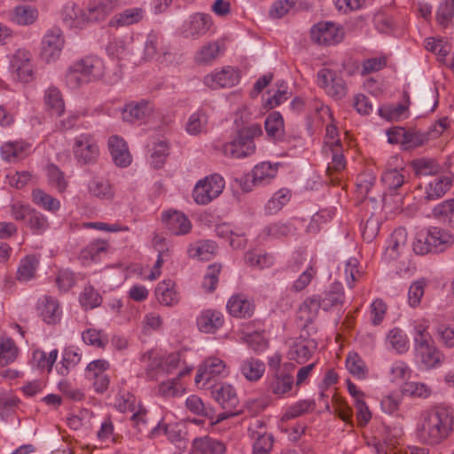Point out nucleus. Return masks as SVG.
I'll return each mask as SVG.
<instances>
[{
	"label": "nucleus",
	"instance_id": "obj_44",
	"mask_svg": "<svg viewBox=\"0 0 454 454\" xmlns=\"http://www.w3.org/2000/svg\"><path fill=\"white\" fill-rule=\"evenodd\" d=\"M111 12L112 7L110 5L99 3L98 4L90 6L82 16L90 22H97L105 20Z\"/></svg>",
	"mask_w": 454,
	"mask_h": 454
},
{
	"label": "nucleus",
	"instance_id": "obj_42",
	"mask_svg": "<svg viewBox=\"0 0 454 454\" xmlns=\"http://www.w3.org/2000/svg\"><path fill=\"white\" fill-rule=\"evenodd\" d=\"M412 165L416 175L419 176H433L440 170L436 161L431 159L417 160L413 161Z\"/></svg>",
	"mask_w": 454,
	"mask_h": 454
},
{
	"label": "nucleus",
	"instance_id": "obj_31",
	"mask_svg": "<svg viewBox=\"0 0 454 454\" xmlns=\"http://www.w3.org/2000/svg\"><path fill=\"white\" fill-rule=\"evenodd\" d=\"M387 343L399 354H403L409 349L407 335L400 328L391 329L387 335Z\"/></svg>",
	"mask_w": 454,
	"mask_h": 454
},
{
	"label": "nucleus",
	"instance_id": "obj_59",
	"mask_svg": "<svg viewBox=\"0 0 454 454\" xmlns=\"http://www.w3.org/2000/svg\"><path fill=\"white\" fill-rule=\"evenodd\" d=\"M207 121V116L203 113H195L189 118L186 124V130L191 135H197L202 131Z\"/></svg>",
	"mask_w": 454,
	"mask_h": 454
},
{
	"label": "nucleus",
	"instance_id": "obj_56",
	"mask_svg": "<svg viewBox=\"0 0 454 454\" xmlns=\"http://www.w3.org/2000/svg\"><path fill=\"white\" fill-rule=\"evenodd\" d=\"M428 327L429 323L427 320H422L421 322L418 323L415 326V337H414V342L415 347L425 345V344H430L431 342H434L432 340V337L430 333H428Z\"/></svg>",
	"mask_w": 454,
	"mask_h": 454
},
{
	"label": "nucleus",
	"instance_id": "obj_11",
	"mask_svg": "<svg viewBox=\"0 0 454 454\" xmlns=\"http://www.w3.org/2000/svg\"><path fill=\"white\" fill-rule=\"evenodd\" d=\"M153 113V106L148 101L141 100L126 104L121 110V118L124 121L134 123L144 121Z\"/></svg>",
	"mask_w": 454,
	"mask_h": 454
},
{
	"label": "nucleus",
	"instance_id": "obj_19",
	"mask_svg": "<svg viewBox=\"0 0 454 454\" xmlns=\"http://www.w3.org/2000/svg\"><path fill=\"white\" fill-rule=\"evenodd\" d=\"M165 434L168 439L176 444L179 448H185L186 443L184 440L185 433L183 432L182 427L179 424H159L152 431V434L159 435Z\"/></svg>",
	"mask_w": 454,
	"mask_h": 454
},
{
	"label": "nucleus",
	"instance_id": "obj_64",
	"mask_svg": "<svg viewBox=\"0 0 454 454\" xmlns=\"http://www.w3.org/2000/svg\"><path fill=\"white\" fill-rule=\"evenodd\" d=\"M375 177L371 173H362L356 179V190L360 196L366 197L373 186Z\"/></svg>",
	"mask_w": 454,
	"mask_h": 454
},
{
	"label": "nucleus",
	"instance_id": "obj_37",
	"mask_svg": "<svg viewBox=\"0 0 454 454\" xmlns=\"http://www.w3.org/2000/svg\"><path fill=\"white\" fill-rule=\"evenodd\" d=\"M32 196L34 202L45 210L56 212L60 207V202L57 199L53 198L50 194H47L41 189L34 190Z\"/></svg>",
	"mask_w": 454,
	"mask_h": 454
},
{
	"label": "nucleus",
	"instance_id": "obj_46",
	"mask_svg": "<svg viewBox=\"0 0 454 454\" xmlns=\"http://www.w3.org/2000/svg\"><path fill=\"white\" fill-rule=\"evenodd\" d=\"M221 268V264L216 263L208 266L202 283V286L207 292L212 293L215 290Z\"/></svg>",
	"mask_w": 454,
	"mask_h": 454
},
{
	"label": "nucleus",
	"instance_id": "obj_62",
	"mask_svg": "<svg viewBox=\"0 0 454 454\" xmlns=\"http://www.w3.org/2000/svg\"><path fill=\"white\" fill-rule=\"evenodd\" d=\"M454 17V0H444L437 11V20L441 25L446 26Z\"/></svg>",
	"mask_w": 454,
	"mask_h": 454
},
{
	"label": "nucleus",
	"instance_id": "obj_35",
	"mask_svg": "<svg viewBox=\"0 0 454 454\" xmlns=\"http://www.w3.org/2000/svg\"><path fill=\"white\" fill-rule=\"evenodd\" d=\"M19 348L11 338H2L0 341V366L12 363L18 356Z\"/></svg>",
	"mask_w": 454,
	"mask_h": 454
},
{
	"label": "nucleus",
	"instance_id": "obj_16",
	"mask_svg": "<svg viewBox=\"0 0 454 454\" xmlns=\"http://www.w3.org/2000/svg\"><path fill=\"white\" fill-rule=\"evenodd\" d=\"M345 299L344 291L340 283L333 284L330 289L320 296L318 306L324 310H329L333 308L340 307Z\"/></svg>",
	"mask_w": 454,
	"mask_h": 454
},
{
	"label": "nucleus",
	"instance_id": "obj_26",
	"mask_svg": "<svg viewBox=\"0 0 454 454\" xmlns=\"http://www.w3.org/2000/svg\"><path fill=\"white\" fill-rule=\"evenodd\" d=\"M144 17V11L141 8L127 9L116 14L111 20L110 26H129L139 22Z\"/></svg>",
	"mask_w": 454,
	"mask_h": 454
},
{
	"label": "nucleus",
	"instance_id": "obj_7",
	"mask_svg": "<svg viewBox=\"0 0 454 454\" xmlns=\"http://www.w3.org/2000/svg\"><path fill=\"white\" fill-rule=\"evenodd\" d=\"M343 37L342 28L334 22L322 21L314 26V39L320 45L337 44L343 40Z\"/></svg>",
	"mask_w": 454,
	"mask_h": 454
},
{
	"label": "nucleus",
	"instance_id": "obj_2",
	"mask_svg": "<svg viewBox=\"0 0 454 454\" xmlns=\"http://www.w3.org/2000/svg\"><path fill=\"white\" fill-rule=\"evenodd\" d=\"M103 74L102 60L94 56H87L69 67L66 74V82L69 88L77 89L83 84L100 79Z\"/></svg>",
	"mask_w": 454,
	"mask_h": 454
},
{
	"label": "nucleus",
	"instance_id": "obj_51",
	"mask_svg": "<svg viewBox=\"0 0 454 454\" xmlns=\"http://www.w3.org/2000/svg\"><path fill=\"white\" fill-rule=\"evenodd\" d=\"M27 226L34 230L36 233H41L45 231L49 223L47 218L40 212L32 208L27 216Z\"/></svg>",
	"mask_w": 454,
	"mask_h": 454
},
{
	"label": "nucleus",
	"instance_id": "obj_15",
	"mask_svg": "<svg viewBox=\"0 0 454 454\" xmlns=\"http://www.w3.org/2000/svg\"><path fill=\"white\" fill-rule=\"evenodd\" d=\"M416 356L426 368H434L442 360V353L435 348L434 342L415 347Z\"/></svg>",
	"mask_w": 454,
	"mask_h": 454
},
{
	"label": "nucleus",
	"instance_id": "obj_4",
	"mask_svg": "<svg viewBox=\"0 0 454 454\" xmlns=\"http://www.w3.org/2000/svg\"><path fill=\"white\" fill-rule=\"evenodd\" d=\"M223 188V178L218 174H214L197 183L192 196L197 204L207 205L218 197Z\"/></svg>",
	"mask_w": 454,
	"mask_h": 454
},
{
	"label": "nucleus",
	"instance_id": "obj_18",
	"mask_svg": "<svg viewBox=\"0 0 454 454\" xmlns=\"http://www.w3.org/2000/svg\"><path fill=\"white\" fill-rule=\"evenodd\" d=\"M407 241V232L403 228H398L393 231L390 237L389 245L387 247L384 257L387 261L396 260Z\"/></svg>",
	"mask_w": 454,
	"mask_h": 454
},
{
	"label": "nucleus",
	"instance_id": "obj_61",
	"mask_svg": "<svg viewBox=\"0 0 454 454\" xmlns=\"http://www.w3.org/2000/svg\"><path fill=\"white\" fill-rule=\"evenodd\" d=\"M426 282L425 280L415 281L409 289L408 301L411 307H416L420 303V300L424 295Z\"/></svg>",
	"mask_w": 454,
	"mask_h": 454
},
{
	"label": "nucleus",
	"instance_id": "obj_10",
	"mask_svg": "<svg viewBox=\"0 0 454 454\" xmlns=\"http://www.w3.org/2000/svg\"><path fill=\"white\" fill-rule=\"evenodd\" d=\"M323 153L325 157L331 159L326 168V175L331 176L333 172H339L345 168L346 160L342 153V145L340 140L325 141L323 146Z\"/></svg>",
	"mask_w": 454,
	"mask_h": 454
},
{
	"label": "nucleus",
	"instance_id": "obj_17",
	"mask_svg": "<svg viewBox=\"0 0 454 454\" xmlns=\"http://www.w3.org/2000/svg\"><path fill=\"white\" fill-rule=\"evenodd\" d=\"M162 220L166 223L168 229L176 235L186 234L190 231L192 224L189 219L177 211L165 213Z\"/></svg>",
	"mask_w": 454,
	"mask_h": 454
},
{
	"label": "nucleus",
	"instance_id": "obj_6",
	"mask_svg": "<svg viewBox=\"0 0 454 454\" xmlns=\"http://www.w3.org/2000/svg\"><path fill=\"white\" fill-rule=\"evenodd\" d=\"M212 395L221 407L225 410V411L218 415V421L240 413V411L237 410L239 398L234 388L231 385L221 386L220 387L213 390Z\"/></svg>",
	"mask_w": 454,
	"mask_h": 454
},
{
	"label": "nucleus",
	"instance_id": "obj_29",
	"mask_svg": "<svg viewBox=\"0 0 454 454\" xmlns=\"http://www.w3.org/2000/svg\"><path fill=\"white\" fill-rule=\"evenodd\" d=\"M37 16L36 9L29 5H19L13 10L12 20L20 26H28L36 20Z\"/></svg>",
	"mask_w": 454,
	"mask_h": 454
},
{
	"label": "nucleus",
	"instance_id": "obj_3",
	"mask_svg": "<svg viewBox=\"0 0 454 454\" xmlns=\"http://www.w3.org/2000/svg\"><path fill=\"white\" fill-rule=\"evenodd\" d=\"M262 134V129L259 124L241 128L238 130L237 137L223 146V154L233 159L245 158L253 154L255 151L254 138Z\"/></svg>",
	"mask_w": 454,
	"mask_h": 454
},
{
	"label": "nucleus",
	"instance_id": "obj_53",
	"mask_svg": "<svg viewBox=\"0 0 454 454\" xmlns=\"http://www.w3.org/2000/svg\"><path fill=\"white\" fill-rule=\"evenodd\" d=\"M82 340L91 346L104 348L107 339L104 338L102 332L94 328L84 331L82 334Z\"/></svg>",
	"mask_w": 454,
	"mask_h": 454
},
{
	"label": "nucleus",
	"instance_id": "obj_9",
	"mask_svg": "<svg viewBox=\"0 0 454 454\" xmlns=\"http://www.w3.org/2000/svg\"><path fill=\"white\" fill-rule=\"evenodd\" d=\"M239 81L238 71L231 67H223L221 71L207 74L204 78V83L213 89L230 88Z\"/></svg>",
	"mask_w": 454,
	"mask_h": 454
},
{
	"label": "nucleus",
	"instance_id": "obj_48",
	"mask_svg": "<svg viewBox=\"0 0 454 454\" xmlns=\"http://www.w3.org/2000/svg\"><path fill=\"white\" fill-rule=\"evenodd\" d=\"M106 251V244L103 240H95L89 244L80 254V258L83 261H96L97 256L101 252Z\"/></svg>",
	"mask_w": 454,
	"mask_h": 454
},
{
	"label": "nucleus",
	"instance_id": "obj_12",
	"mask_svg": "<svg viewBox=\"0 0 454 454\" xmlns=\"http://www.w3.org/2000/svg\"><path fill=\"white\" fill-rule=\"evenodd\" d=\"M43 320L50 325H55L60 321L61 312L59 303L56 298L45 295L38 302L37 306Z\"/></svg>",
	"mask_w": 454,
	"mask_h": 454
},
{
	"label": "nucleus",
	"instance_id": "obj_13",
	"mask_svg": "<svg viewBox=\"0 0 454 454\" xmlns=\"http://www.w3.org/2000/svg\"><path fill=\"white\" fill-rule=\"evenodd\" d=\"M229 313L236 317L248 318L254 311V305L243 294L232 295L227 302Z\"/></svg>",
	"mask_w": 454,
	"mask_h": 454
},
{
	"label": "nucleus",
	"instance_id": "obj_40",
	"mask_svg": "<svg viewBox=\"0 0 454 454\" xmlns=\"http://www.w3.org/2000/svg\"><path fill=\"white\" fill-rule=\"evenodd\" d=\"M332 394V403L333 412L339 416L343 421L351 423L352 421V409L348 405L346 401L336 395L333 390L330 391Z\"/></svg>",
	"mask_w": 454,
	"mask_h": 454
},
{
	"label": "nucleus",
	"instance_id": "obj_39",
	"mask_svg": "<svg viewBox=\"0 0 454 454\" xmlns=\"http://www.w3.org/2000/svg\"><path fill=\"white\" fill-rule=\"evenodd\" d=\"M278 171V165H272L270 162H262L256 165L253 170L254 181L261 184L263 181L273 178Z\"/></svg>",
	"mask_w": 454,
	"mask_h": 454
},
{
	"label": "nucleus",
	"instance_id": "obj_23",
	"mask_svg": "<svg viewBox=\"0 0 454 454\" xmlns=\"http://www.w3.org/2000/svg\"><path fill=\"white\" fill-rule=\"evenodd\" d=\"M192 447L200 454H223L225 452V446L222 442L207 436L194 439Z\"/></svg>",
	"mask_w": 454,
	"mask_h": 454
},
{
	"label": "nucleus",
	"instance_id": "obj_22",
	"mask_svg": "<svg viewBox=\"0 0 454 454\" xmlns=\"http://www.w3.org/2000/svg\"><path fill=\"white\" fill-rule=\"evenodd\" d=\"M217 245L211 240H199L192 244L188 248L190 257L197 258L201 261H208L215 254Z\"/></svg>",
	"mask_w": 454,
	"mask_h": 454
},
{
	"label": "nucleus",
	"instance_id": "obj_28",
	"mask_svg": "<svg viewBox=\"0 0 454 454\" xmlns=\"http://www.w3.org/2000/svg\"><path fill=\"white\" fill-rule=\"evenodd\" d=\"M155 294L159 302L165 306H173L178 302L177 293L174 290L171 281L158 284Z\"/></svg>",
	"mask_w": 454,
	"mask_h": 454
},
{
	"label": "nucleus",
	"instance_id": "obj_34",
	"mask_svg": "<svg viewBox=\"0 0 454 454\" xmlns=\"http://www.w3.org/2000/svg\"><path fill=\"white\" fill-rule=\"evenodd\" d=\"M38 266V260L34 255H27L21 260L17 270V279L19 281H28L35 275Z\"/></svg>",
	"mask_w": 454,
	"mask_h": 454
},
{
	"label": "nucleus",
	"instance_id": "obj_49",
	"mask_svg": "<svg viewBox=\"0 0 454 454\" xmlns=\"http://www.w3.org/2000/svg\"><path fill=\"white\" fill-rule=\"evenodd\" d=\"M179 361V354L177 353H173L168 356L164 365L160 359H154L150 364V367L147 369V374L149 377L153 378L154 376L152 374V372L154 367L158 368V371H160V367H162V371L169 372L172 369L177 367Z\"/></svg>",
	"mask_w": 454,
	"mask_h": 454
},
{
	"label": "nucleus",
	"instance_id": "obj_41",
	"mask_svg": "<svg viewBox=\"0 0 454 454\" xmlns=\"http://www.w3.org/2000/svg\"><path fill=\"white\" fill-rule=\"evenodd\" d=\"M48 181L50 185L57 189L59 192H64L67 187V182L65 179L64 173L54 164H50L47 168Z\"/></svg>",
	"mask_w": 454,
	"mask_h": 454
},
{
	"label": "nucleus",
	"instance_id": "obj_33",
	"mask_svg": "<svg viewBox=\"0 0 454 454\" xmlns=\"http://www.w3.org/2000/svg\"><path fill=\"white\" fill-rule=\"evenodd\" d=\"M294 377L284 372H276L275 377L270 383V389L273 394L281 395L290 391L293 387Z\"/></svg>",
	"mask_w": 454,
	"mask_h": 454
},
{
	"label": "nucleus",
	"instance_id": "obj_14",
	"mask_svg": "<svg viewBox=\"0 0 454 454\" xmlns=\"http://www.w3.org/2000/svg\"><path fill=\"white\" fill-rule=\"evenodd\" d=\"M108 145L113 160L117 166L124 168L130 164L131 155L126 142L122 138L113 136L109 138Z\"/></svg>",
	"mask_w": 454,
	"mask_h": 454
},
{
	"label": "nucleus",
	"instance_id": "obj_55",
	"mask_svg": "<svg viewBox=\"0 0 454 454\" xmlns=\"http://www.w3.org/2000/svg\"><path fill=\"white\" fill-rule=\"evenodd\" d=\"M297 0H278L276 1L269 12L272 19H281L288 13V12L294 6Z\"/></svg>",
	"mask_w": 454,
	"mask_h": 454
},
{
	"label": "nucleus",
	"instance_id": "obj_20",
	"mask_svg": "<svg viewBox=\"0 0 454 454\" xmlns=\"http://www.w3.org/2000/svg\"><path fill=\"white\" fill-rule=\"evenodd\" d=\"M223 324L222 314L215 310H206L197 319V325L200 332L213 333Z\"/></svg>",
	"mask_w": 454,
	"mask_h": 454
},
{
	"label": "nucleus",
	"instance_id": "obj_8",
	"mask_svg": "<svg viewBox=\"0 0 454 454\" xmlns=\"http://www.w3.org/2000/svg\"><path fill=\"white\" fill-rule=\"evenodd\" d=\"M64 37L58 28L49 30L42 41L41 56L46 62L56 60L62 51Z\"/></svg>",
	"mask_w": 454,
	"mask_h": 454
},
{
	"label": "nucleus",
	"instance_id": "obj_5",
	"mask_svg": "<svg viewBox=\"0 0 454 454\" xmlns=\"http://www.w3.org/2000/svg\"><path fill=\"white\" fill-rule=\"evenodd\" d=\"M73 152L75 159L81 164L94 163L99 155L97 142L90 134H82L75 137Z\"/></svg>",
	"mask_w": 454,
	"mask_h": 454
},
{
	"label": "nucleus",
	"instance_id": "obj_58",
	"mask_svg": "<svg viewBox=\"0 0 454 454\" xmlns=\"http://www.w3.org/2000/svg\"><path fill=\"white\" fill-rule=\"evenodd\" d=\"M245 260L246 262L250 266H257L260 269L269 267L273 262L272 257L270 255L266 254H262L253 251L247 252L246 254Z\"/></svg>",
	"mask_w": 454,
	"mask_h": 454
},
{
	"label": "nucleus",
	"instance_id": "obj_50",
	"mask_svg": "<svg viewBox=\"0 0 454 454\" xmlns=\"http://www.w3.org/2000/svg\"><path fill=\"white\" fill-rule=\"evenodd\" d=\"M434 215L437 217H442L443 221H448L451 226H454V200H445L434 208Z\"/></svg>",
	"mask_w": 454,
	"mask_h": 454
},
{
	"label": "nucleus",
	"instance_id": "obj_43",
	"mask_svg": "<svg viewBox=\"0 0 454 454\" xmlns=\"http://www.w3.org/2000/svg\"><path fill=\"white\" fill-rule=\"evenodd\" d=\"M291 199V192L286 189H281L274 193L268 201L266 209L270 213L278 212Z\"/></svg>",
	"mask_w": 454,
	"mask_h": 454
},
{
	"label": "nucleus",
	"instance_id": "obj_45",
	"mask_svg": "<svg viewBox=\"0 0 454 454\" xmlns=\"http://www.w3.org/2000/svg\"><path fill=\"white\" fill-rule=\"evenodd\" d=\"M413 250L417 254L434 253L432 242L429 240V231H420L417 234L413 242Z\"/></svg>",
	"mask_w": 454,
	"mask_h": 454
},
{
	"label": "nucleus",
	"instance_id": "obj_21",
	"mask_svg": "<svg viewBox=\"0 0 454 454\" xmlns=\"http://www.w3.org/2000/svg\"><path fill=\"white\" fill-rule=\"evenodd\" d=\"M241 374L251 382L259 380L264 374L266 366L264 363L254 357L244 360L240 364Z\"/></svg>",
	"mask_w": 454,
	"mask_h": 454
},
{
	"label": "nucleus",
	"instance_id": "obj_47",
	"mask_svg": "<svg viewBox=\"0 0 454 454\" xmlns=\"http://www.w3.org/2000/svg\"><path fill=\"white\" fill-rule=\"evenodd\" d=\"M185 404L188 410L194 414L204 417H212L213 415V410L210 407H207L198 395L189 396L186 399Z\"/></svg>",
	"mask_w": 454,
	"mask_h": 454
},
{
	"label": "nucleus",
	"instance_id": "obj_24",
	"mask_svg": "<svg viewBox=\"0 0 454 454\" xmlns=\"http://www.w3.org/2000/svg\"><path fill=\"white\" fill-rule=\"evenodd\" d=\"M428 231L429 240L432 242L434 253L445 250L453 243V237L447 231L438 227H430Z\"/></svg>",
	"mask_w": 454,
	"mask_h": 454
},
{
	"label": "nucleus",
	"instance_id": "obj_25",
	"mask_svg": "<svg viewBox=\"0 0 454 454\" xmlns=\"http://www.w3.org/2000/svg\"><path fill=\"white\" fill-rule=\"evenodd\" d=\"M346 368L357 380H364L368 376V367L357 353H349L348 355Z\"/></svg>",
	"mask_w": 454,
	"mask_h": 454
},
{
	"label": "nucleus",
	"instance_id": "obj_52",
	"mask_svg": "<svg viewBox=\"0 0 454 454\" xmlns=\"http://www.w3.org/2000/svg\"><path fill=\"white\" fill-rule=\"evenodd\" d=\"M219 44L216 42L203 46L196 56L199 64H206L215 59L219 52Z\"/></svg>",
	"mask_w": 454,
	"mask_h": 454
},
{
	"label": "nucleus",
	"instance_id": "obj_1",
	"mask_svg": "<svg viewBox=\"0 0 454 454\" xmlns=\"http://www.w3.org/2000/svg\"><path fill=\"white\" fill-rule=\"evenodd\" d=\"M454 432V411L444 405H435L424 411L416 426L418 441L430 447L446 442Z\"/></svg>",
	"mask_w": 454,
	"mask_h": 454
},
{
	"label": "nucleus",
	"instance_id": "obj_36",
	"mask_svg": "<svg viewBox=\"0 0 454 454\" xmlns=\"http://www.w3.org/2000/svg\"><path fill=\"white\" fill-rule=\"evenodd\" d=\"M265 130L269 137L280 138L284 134V121L278 112H273L265 120Z\"/></svg>",
	"mask_w": 454,
	"mask_h": 454
},
{
	"label": "nucleus",
	"instance_id": "obj_57",
	"mask_svg": "<svg viewBox=\"0 0 454 454\" xmlns=\"http://www.w3.org/2000/svg\"><path fill=\"white\" fill-rule=\"evenodd\" d=\"M381 180L389 190H397L403 184L404 176L397 169H389L384 172Z\"/></svg>",
	"mask_w": 454,
	"mask_h": 454
},
{
	"label": "nucleus",
	"instance_id": "obj_27",
	"mask_svg": "<svg viewBox=\"0 0 454 454\" xmlns=\"http://www.w3.org/2000/svg\"><path fill=\"white\" fill-rule=\"evenodd\" d=\"M212 26V20L208 14L195 13L191 17L187 31L191 35H205Z\"/></svg>",
	"mask_w": 454,
	"mask_h": 454
},
{
	"label": "nucleus",
	"instance_id": "obj_54",
	"mask_svg": "<svg viewBox=\"0 0 454 454\" xmlns=\"http://www.w3.org/2000/svg\"><path fill=\"white\" fill-rule=\"evenodd\" d=\"M102 298L100 294L91 286L85 287L81 296V303L86 309H95L100 306Z\"/></svg>",
	"mask_w": 454,
	"mask_h": 454
},
{
	"label": "nucleus",
	"instance_id": "obj_38",
	"mask_svg": "<svg viewBox=\"0 0 454 454\" xmlns=\"http://www.w3.org/2000/svg\"><path fill=\"white\" fill-rule=\"evenodd\" d=\"M90 193L101 200H112L114 191L108 181L103 179H93L89 185Z\"/></svg>",
	"mask_w": 454,
	"mask_h": 454
},
{
	"label": "nucleus",
	"instance_id": "obj_60",
	"mask_svg": "<svg viewBox=\"0 0 454 454\" xmlns=\"http://www.w3.org/2000/svg\"><path fill=\"white\" fill-rule=\"evenodd\" d=\"M254 442V454H267L270 451L273 446V437L271 434H266L252 437Z\"/></svg>",
	"mask_w": 454,
	"mask_h": 454
},
{
	"label": "nucleus",
	"instance_id": "obj_63",
	"mask_svg": "<svg viewBox=\"0 0 454 454\" xmlns=\"http://www.w3.org/2000/svg\"><path fill=\"white\" fill-rule=\"evenodd\" d=\"M179 379H172L159 385V393L165 397L176 396L183 391L182 386L178 383Z\"/></svg>",
	"mask_w": 454,
	"mask_h": 454
},
{
	"label": "nucleus",
	"instance_id": "obj_32",
	"mask_svg": "<svg viewBox=\"0 0 454 454\" xmlns=\"http://www.w3.org/2000/svg\"><path fill=\"white\" fill-rule=\"evenodd\" d=\"M452 184L449 176H441L429 183L427 188V199L435 200L443 196Z\"/></svg>",
	"mask_w": 454,
	"mask_h": 454
},
{
	"label": "nucleus",
	"instance_id": "obj_30",
	"mask_svg": "<svg viewBox=\"0 0 454 454\" xmlns=\"http://www.w3.org/2000/svg\"><path fill=\"white\" fill-rule=\"evenodd\" d=\"M45 104L51 114L60 116L65 110V104L60 91L55 88H49L45 92Z\"/></svg>",
	"mask_w": 454,
	"mask_h": 454
}]
</instances>
